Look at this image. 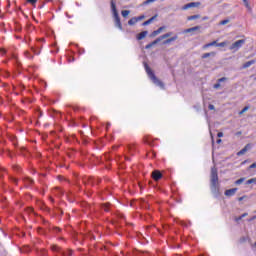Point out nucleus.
<instances>
[{
	"instance_id": "obj_33",
	"label": "nucleus",
	"mask_w": 256,
	"mask_h": 256,
	"mask_svg": "<svg viewBox=\"0 0 256 256\" xmlns=\"http://www.w3.org/2000/svg\"><path fill=\"white\" fill-rule=\"evenodd\" d=\"M51 249H52V251H59L60 250L59 246H57V245H53L51 247Z\"/></svg>"
},
{
	"instance_id": "obj_46",
	"label": "nucleus",
	"mask_w": 256,
	"mask_h": 256,
	"mask_svg": "<svg viewBox=\"0 0 256 256\" xmlns=\"http://www.w3.org/2000/svg\"><path fill=\"white\" fill-rule=\"evenodd\" d=\"M217 143H221V139H218V140H217Z\"/></svg>"
},
{
	"instance_id": "obj_50",
	"label": "nucleus",
	"mask_w": 256,
	"mask_h": 256,
	"mask_svg": "<svg viewBox=\"0 0 256 256\" xmlns=\"http://www.w3.org/2000/svg\"><path fill=\"white\" fill-rule=\"evenodd\" d=\"M71 254H72V252H71V251H69V252H68V255H71Z\"/></svg>"
},
{
	"instance_id": "obj_51",
	"label": "nucleus",
	"mask_w": 256,
	"mask_h": 256,
	"mask_svg": "<svg viewBox=\"0 0 256 256\" xmlns=\"http://www.w3.org/2000/svg\"><path fill=\"white\" fill-rule=\"evenodd\" d=\"M40 41H45V39L42 38V39H40Z\"/></svg>"
},
{
	"instance_id": "obj_17",
	"label": "nucleus",
	"mask_w": 256,
	"mask_h": 256,
	"mask_svg": "<svg viewBox=\"0 0 256 256\" xmlns=\"http://www.w3.org/2000/svg\"><path fill=\"white\" fill-rule=\"evenodd\" d=\"M163 29H165V26H161L157 30L153 31L152 36L155 37V35H159V33H161L163 31Z\"/></svg>"
},
{
	"instance_id": "obj_45",
	"label": "nucleus",
	"mask_w": 256,
	"mask_h": 256,
	"mask_svg": "<svg viewBox=\"0 0 256 256\" xmlns=\"http://www.w3.org/2000/svg\"><path fill=\"white\" fill-rule=\"evenodd\" d=\"M256 219V216H254L253 218H251L249 221H253Z\"/></svg>"
},
{
	"instance_id": "obj_39",
	"label": "nucleus",
	"mask_w": 256,
	"mask_h": 256,
	"mask_svg": "<svg viewBox=\"0 0 256 256\" xmlns=\"http://www.w3.org/2000/svg\"><path fill=\"white\" fill-rule=\"evenodd\" d=\"M208 109L210 111H213L215 109V106L213 104H209Z\"/></svg>"
},
{
	"instance_id": "obj_8",
	"label": "nucleus",
	"mask_w": 256,
	"mask_h": 256,
	"mask_svg": "<svg viewBox=\"0 0 256 256\" xmlns=\"http://www.w3.org/2000/svg\"><path fill=\"white\" fill-rule=\"evenodd\" d=\"M237 193V188H232V189H228L224 192V195H226V197H233V195H235Z\"/></svg>"
},
{
	"instance_id": "obj_7",
	"label": "nucleus",
	"mask_w": 256,
	"mask_h": 256,
	"mask_svg": "<svg viewBox=\"0 0 256 256\" xmlns=\"http://www.w3.org/2000/svg\"><path fill=\"white\" fill-rule=\"evenodd\" d=\"M152 177H153L154 181H159V179H161L163 177V174H161V172L159 170H155L152 172Z\"/></svg>"
},
{
	"instance_id": "obj_42",
	"label": "nucleus",
	"mask_w": 256,
	"mask_h": 256,
	"mask_svg": "<svg viewBox=\"0 0 256 256\" xmlns=\"http://www.w3.org/2000/svg\"><path fill=\"white\" fill-rule=\"evenodd\" d=\"M245 199V196L239 197L238 201H243Z\"/></svg>"
},
{
	"instance_id": "obj_1",
	"label": "nucleus",
	"mask_w": 256,
	"mask_h": 256,
	"mask_svg": "<svg viewBox=\"0 0 256 256\" xmlns=\"http://www.w3.org/2000/svg\"><path fill=\"white\" fill-rule=\"evenodd\" d=\"M219 176L217 174V168L213 167L211 169V185H210V189L213 193V195H215V197L219 196Z\"/></svg>"
},
{
	"instance_id": "obj_35",
	"label": "nucleus",
	"mask_w": 256,
	"mask_h": 256,
	"mask_svg": "<svg viewBox=\"0 0 256 256\" xmlns=\"http://www.w3.org/2000/svg\"><path fill=\"white\" fill-rule=\"evenodd\" d=\"M137 21H142V19H145V16L144 15H141V16H138L136 17Z\"/></svg>"
},
{
	"instance_id": "obj_32",
	"label": "nucleus",
	"mask_w": 256,
	"mask_h": 256,
	"mask_svg": "<svg viewBox=\"0 0 256 256\" xmlns=\"http://www.w3.org/2000/svg\"><path fill=\"white\" fill-rule=\"evenodd\" d=\"M244 217H247V213H244L241 216H239L238 218H236V221H241V219H243Z\"/></svg>"
},
{
	"instance_id": "obj_11",
	"label": "nucleus",
	"mask_w": 256,
	"mask_h": 256,
	"mask_svg": "<svg viewBox=\"0 0 256 256\" xmlns=\"http://www.w3.org/2000/svg\"><path fill=\"white\" fill-rule=\"evenodd\" d=\"M251 65H255V60H250L243 64L242 69H248V67H251Z\"/></svg>"
},
{
	"instance_id": "obj_3",
	"label": "nucleus",
	"mask_w": 256,
	"mask_h": 256,
	"mask_svg": "<svg viewBox=\"0 0 256 256\" xmlns=\"http://www.w3.org/2000/svg\"><path fill=\"white\" fill-rule=\"evenodd\" d=\"M111 10L113 13L114 21H115V26L120 29V31L123 30V25H121V18H119V13L117 12V6L115 5V1L111 0Z\"/></svg>"
},
{
	"instance_id": "obj_37",
	"label": "nucleus",
	"mask_w": 256,
	"mask_h": 256,
	"mask_svg": "<svg viewBox=\"0 0 256 256\" xmlns=\"http://www.w3.org/2000/svg\"><path fill=\"white\" fill-rule=\"evenodd\" d=\"M219 87H221V82L214 84V89H219Z\"/></svg>"
},
{
	"instance_id": "obj_5",
	"label": "nucleus",
	"mask_w": 256,
	"mask_h": 256,
	"mask_svg": "<svg viewBox=\"0 0 256 256\" xmlns=\"http://www.w3.org/2000/svg\"><path fill=\"white\" fill-rule=\"evenodd\" d=\"M199 5H201V2H191V3L185 4L182 7V11H187V9H191L192 7H199Z\"/></svg>"
},
{
	"instance_id": "obj_20",
	"label": "nucleus",
	"mask_w": 256,
	"mask_h": 256,
	"mask_svg": "<svg viewBox=\"0 0 256 256\" xmlns=\"http://www.w3.org/2000/svg\"><path fill=\"white\" fill-rule=\"evenodd\" d=\"M136 23H138L137 21V17H133L128 21V25H135Z\"/></svg>"
},
{
	"instance_id": "obj_30",
	"label": "nucleus",
	"mask_w": 256,
	"mask_h": 256,
	"mask_svg": "<svg viewBox=\"0 0 256 256\" xmlns=\"http://www.w3.org/2000/svg\"><path fill=\"white\" fill-rule=\"evenodd\" d=\"M227 23H229V19L220 21L219 25H227Z\"/></svg>"
},
{
	"instance_id": "obj_16",
	"label": "nucleus",
	"mask_w": 256,
	"mask_h": 256,
	"mask_svg": "<svg viewBox=\"0 0 256 256\" xmlns=\"http://www.w3.org/2000/svg\"><path fill=\"white\" fill-rule=\"evenodd\" d=\"M24 183L27 187H29L30 185H33V180L29 177H25L24 178Z\"/></svg>"
},
{
	"instance_id": "obj_38",
	"label": "nucleus",
	"mask_w": 256,
	"mask_h": 256,
	"mask_svg": "<svg viewBox=\"0 0 256 256\" xmlns=\"http://www.w3.org/2000/svg\"><path fill=\"white\" fill-rule=\"evenodd\" d=\"M27 2L31 5H35V3H37V0H27Z\"/></svg>"
},
{
	"instance_id": "obj_22",
	"label": "nucleus",
	"mask_w": 256,
	"mask_h": 256,
	"mask_svg": "<svg viewBox=\"0 0 256 256\" xmlns=\"http://www.w3.org/2000/svg\"><path fill=\"white\" fill-rule=\"evenodd\" d=\"M31 51L34 53V55H41V50H37L35 47H31Z\"/></svg>"
},
{
	"instance_id": "obj_21",
	"label": "nucleus",
	"mask_w": 256,
	"mask_h": 256,
	"mask_svg": "<svg viewBox=\"0 0 256 256\" xmlns=\"http://www.w3.org/2000/svg\"><path fill=\"white\" fill-rule=\"evenodd\" d=\"M243 3L248 11H252L251 5L249 4L248 0H244Z\"/></svg>"
},
{
	"instance_id": "obj_34",
	"label": "nucleus",
	"mask_w": 256,
	"mask_h": 256,
	"mask_svg": "<svg viewBox=\"0 0 256 256\" xmlns=\"http://www.w3.org/2000/svg\"><path fill=\"white\" fill-rule=\"evenodd\" d=\"M7 53V50L5 48H0V55H5Z\"/></svg>"
},
{
	"instance_id": "obj_14",
	"label": "nucleus",
	"mask_w": 256,
	"mask_h": 256,
	"mask_svg": "<svg viewBox=\"0 0 256 256\" xmlns=\"http://www.w3.org/2000/svg\"><path fill=\"white\" fill-rule=\"evenodd\" d=\"M199 29H200L199 26H195V27L184 30V33H193V31H199Z\"/></svg>"
},
{
	"instance_id": "obj_4",
	"label": "nucleus",
	"mask_w": 256,
	"mask_h": 256,
	"mask_svg": "<svg viewBox=\"0 0 256 256\" xmlns=\"http://www.w3.org/2000/svg\"><path fill=\"white\" fill-rule=\"evenodd\" d=\"M245 45V39L237 40L230 46L231 51H239Z\"/></svg>"
},
{
	"instance_id": "obj_24",
	"label": "nucleus",
	"mask_w": 256,
	"mask_h": 256,
	"mask_svg": "<svg viewBox=\"0 0 256 256\" xmlns=\"http://www.w3.org/2000/svg\"><path fill=\"white\" fill-rule=\"evenodd\" d=\"M195 19H199V15H192V16H188L187 18L188 21H195Z\"/></svg>"
},
{
	"instance_id": "obj_6",
	"label": "nucleus",
	"mask_w": 256,
	"mask_h": 256,
	"mask_svg": "<svg viewBox=\"0 0 256 256\" xmlns=\"http://www.w3.org/2000/svg\"><path fill=\"white\" fill-rule=\"evenodd\" d=\"M249 149H251V144H247L243 149L237 152L238 157H241V155H245L249 151Z\"/></svg>"
},
{
	"instance_id": "obj_43",
	"label": "nucleus",
	"mask_w": 256,
	"mask_h": 256,
	"mask_svg": "<svg viewBox=\"0 0 256 256\" xmlns=\"http://www.w3.org/2000/svg\"><path fill=\"white\" fill-rule=\"evenodd\" d=\"M109 127H111V123L106 124V129H109Z\"/></svg>"
},
{
	"instance_id": "obj_48",
	"label": "nucleus",
	"mask_w": 256,
	"mask_h": 256,
	"mask_svg": "<svg viewBox=\"0 0 256 256\" xmlns=\"http://www.w3.org/2000/svg\"><path fill=\"white\" fill-rule=\"evenodd\" d=\"M14 183H17V179H13Z\"/></svg>"
},
{
	"instance_id": "obj_29",
	"label": "nucleus",
	"mask_w": 256,
	"mask_h": 256,
	"mask_svg": "<svg viewBox=\"0 0 256 256\" xmlns=\"http://www.w3.org/2000/svg\"><path fill=\"white\" fill-rule=\"evenodd\" d=\"M246 111H249V106H245V107L240 111V115H243V113H245Z\"/></svg>"
},
{
	"instance_id": "obj_26",
	"label": "nucleus",
	"mask_w": 256,
	"mask_h": 256,
	"mask_svg": "<svg viewBox=\"0 0 256 256\" xmlns=\"http://www.w3.org/2000/svg\"><path fill=\"white\" fill-rule=\"evenodd\" d=\"M243 181H245V178H240L235 181V185H241V183H243Z\"/></svg>"
},
{
	"instance_id": "obj_41",
	"label": "nucleus",
	"mask_w": 256,
	"mask_h": 256,
	"mask_svg": "<svg viewBox=\"0 0 256 256\" xmlns=\"http://www.w3.org/2000/svg\"><path fill=\"white\" fill-rule=\"evenodd\" d=\"M217 137H219V138L223 137V132H219V133L217 134Z\"/></svg>"
},
{
	"instance_id": "obj_18",
	"label": "nucleus",
	"mask_w": 256,
	"mask_h": 256,
	"mask_svg": "<svg viewBox=\"0 0 256 256\" xmlns=\"http://www.w3.org/2000/svg\"><path fill=\"white\" fill-rule=\"evenodd\" d=\"M215 52H209L202 55V59H207L208 57H215Z\"/></svg>"
},
{
	"instance_id": "obj_15",
	"label": "nucleus",
	"mask_w": 256,
	"mask_h": 256,
	"mask_svg": "<svg viewBox=\"0 0 256 256\" xmlns=\"http://www.w3.org/2000/svg\"><path fill=\"white\" fill-rule=\"evenodd\" d=\"M209 47H217V41H213V42H210V43H207L203 46V49H207Z\"/></svg>"
},
{
	"instance_id": "obj_13",
	"label": "nucleus",
	"mask_w": 256,
	"mask_h": 256,
	"mask_svg": "<svg viewBox=\"0 0 256 256\" xmlns=\"http://www.w3.org/2000/svg\"><path fill=\"white\" fill-rule=\"evenodd\" d=\"M173 41H177V36H173L163 42V45H169V43H173Z\"/></svg>"
},
{
	"instance_id": "obj_12",
	"label": "nucleus",
	"mask_w": 256,
	"mask_h": 256,
	"mask_svg": "<svg viewBox=\"0 0 256 256\" xmlns=\"http://www.w3.org/2000/svg\"><path fill=\"white\" fill-rule=\"evenodd\" d=\"M147 31H143L137 35V40L141 41V39H145L147 37Z\"/></svg>"
},
{
	"instance_id": "obj_40",
	"label": "nucleus",
	"mask_w": 256,
	"mask_h": 256,
	"mask_svg": "<svg viewBox=\"0 0 256 256\" xmlns=\"http://www.w3.org/2000/svg\"><path fill=\"white\" fill-rule=\"evenodd\" d=\"M249 169H256V162H254L253 164H251V165L249 166Z\"/></svg>"
},
{
	"instance_id": "obj_19",
	"label": "nucleus",
	"mask_w": 256,
	"mask_h": 256,
	"mask_svg": "<svg viewBox=\"0 0 256 256\" xmlns=\"http://www.w3.org/2000/svg\"><path fill=\"white\" fill-rule=\"evenodd\" d=\"M171 32H168L166 34H163L162 36H160L159 38L157 39H160V41H163V39H167L168 37H171Z\"/></svg>"
},
{
	"instance_id": "obj_2",
	"label": "nucleus",
	"mask_w": 256,
	"mask_h": 256,
	"mask_svg": "<svg viewBox=\"0 0 256 256\" xmlns=\"http://www.w3.org/2000/svg\"><path fill=\"white\" fill-rule=\"evenodd\" d=\"M144 67L149 79L152 80V83H154V85H156L157 87H160V89H165V84H163L161 80H159L158 77L155 76V73L153 72V70H151L147 63L144 64Z\"/></svg>"
},
{
	"instance_id": "obj_10",
	"label": "nucleus",
	"mask_w": 256,
	"mask_h": 256,
	"mask_svg": "<svg viewBox=\"0 0 256 256\" xmlns=\"http://www.w3.org/2000/svg\"><path fill=\"white\" fill-rule=\"evenodd\" d=\"M160 41H161V39H156V40H154L153 42L147 44V45L145 46V49H151V47H153L154 45H157V43H159Z\"/></svg>"
},
{
	"instance_id": "obj_44",
	"label": "nucleus",
	"mask_w": 256,
	"mask_h": 256,
	"mask_svg": "<svg viewBox=\"0 0 256 256\" xmlns=\"http://www.w3.org/2000/svg\"><path fill=\"white\" fill-rule=\"evenodd\" d=\"M54 53H59V49L57 48L55 51H53Z\"/></svg>"
},
{
	"instance_id": "obj_49",
	"label": "nucleus",
	"mask_w": 256,
	"mask_h": 256,
	"mask_svg": "<svg viewBox=\"0 0 256 256\" xmlns=\"http://www.w3.org/2000/svg\"><path fill=\"white\" fill-rule=\"evenodd\" d=\"M104 211H109V209H107V208H104Z\"/></svg>"
},
{
	"instance_id": "obj_9",
	"label": "nucleus",
	"mask_w": 256,
	"mask_h": 256,
	"mask_svg": "<svg viewBox=\"0 0 256 256\" xmlns=\"http://www.w3.org/2000/svg\"><path fill=\"white\" fill-rule=\"evenodd\" d=\"M155 19H157V15L151 17L150 19H148L147 21L143 22V26H147V25H151V23H153V21H155Z\"/></svg>"
},
{
	"instance_id": "obj_25",
	"label": "nucleus",
	"mask_w": 256,
	"mask_h": 256,
	"mask_svg": "<svg viewBox=\"0 0 256 256\" xmlns=\"http://www.w3.org/2000/svg\"><path fill=\"white\" fill-rule=\"evenodd\" d=\"M24 55H25V57H26L27 59H33V55H31V52H29V51H25V52H24Z\"/></svg>"
},
{
	"instance_id": "obj_27",
	"label": "nucleus",
	"mask_w": 256,
	"mask_h": 256,
	"mask_svg": "<svg viewBox=\"0 0 256 256\" xmlns=\"http://www.w3.org/2000/svg\"><path fill=\"white\" fill-rule=\"evenodd\" d=\"M157 0H146L143 2V5H149L150 3H155Z\"/></svg>"
},
{
	"instance_id": "obj_28",
	"label": "nucleus",
	"mask_w": 256,
	"mask_h": 256,
	"mask_svg": "<svg viewBox=\"0 0 256 256\" xmlns=\"http://www.w3.org/2000/svg\"><path fill=\"white\" fill-rule=\"evenodd\" d=\"M130 11L129 10H123L122 11V17H127L129 15Z\"/></svg>"
},
{
	"instance_id": "obj_47",
	"label": "nucleus",
	"mask_w": 256,
	"mask_h": 256,
	"mask_svg": "<svg viewBox=\"0 0 256 256\" xmlns=\"http://www.w3.org/2000/svg\"><path fill=\"white\" fill-rule=\"evenodd\" d=\"M236 135H241V132H237Z\"/></svg>"
},
{
	"instance_id": "obj_23",
	"label": "nucleus",
	"mask_w": 256,
	"mask_h": 256,
	"mask_svg": "<svg viewBox=\"0 0 256 256\" xmlns=\"http://www.w3.org/2000/svg\"><path fill=\"white\" fill-rule=\"evenodd\" d=\"M253 183H254V185H256V178H251V179L246 181V185H251Z\"/></svg>"
},
{
	"instance_id": "obj_36",
	"label": "nucleus",
	"mask_w": 256,
	"mask_h": 256,
	"mask_svg": "<svg viewBox=\"0 0 256 256\" xmlns=\"http://www.w3.org/2000/svg\"><path fill=\"white\" fill-rule=\"evenodd\" d=\"M223 81H227L226 77H222L220 79H218V83H223Z\"/></svg>"
},
{
	"instance_id": "obj_31",
	"label": "nucleus",
	"mask_w": 256,
	"mask_h": 256,
	"mask_svg": "<svg viewBox=\"0 0 256 256\" xmlns=\"http://www.w3.org/2000/svg\"><path fill=\"white\" fill-rule=\"evenodd\" d=\"M225 45H227V42H221V43H217L216 47H225Z\"/></svg>"
}]
</instances>
